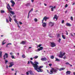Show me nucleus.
I'll use <instances>...</instances> for the list:
<instances>
[{
    "label": "nucleus",
    "instance_id": "4",
    "mask_svg": "<svg viewBox=\"0 0 75 75\" xmlns=\"http://www.w3.org/2000/svg\"><path fill=\"white\" fill-rule=\"evenodd\" d=\"M10 65L8 66L9 68H11V67H12L14 65V63L13 62H11L9 63Z\"/></svg>",
    "mask_w": 75,
    "mask_h": 75
},
{
    "label": "nucleus",
    "instance_id": "35",
    "mask_svg": "<svg viewBox=\"0 0 75 75\" xmlns=\"http://www.w3.org/2000/svg\"><path fill=\"white\" fill-rule=\"evenodd\" d=\"M70 19L71 20L73 21V17L72 16H71L70 18Z\"/></svg>",
    "mask_w": 75,
    "mask_h": 75
},
{
    "label": "nucleus",
    "instance_id": "22",
    "mask_svg": "<svg viewBox=\"0 0 75 75\" xmlns=\"http://www.w3.org/2000/svg\"><path fill=\"white\" fill-rule=\"evenodd\" d=\"M25 42L24 41H22V42L21 43V44H25Z\"/></svg>",
    "mask_w": 75,
    "mask_h": 75
},
{
    "label": "nucleus",
    "instance_id": "63",
    "mask_svg": "<svg viewBox=\"0 0 75 75\" xmlns=\"http://www.w3.org/2000/svg\"><path fill=\"white\" fill-rule=\"evenodd\" d=\"M73 74L75 75V72H73Z\"/></svg>",
    "mask_w": 75,
    "mask_h": 75
},
{
    "label": "nucleus",
    "instance_id": "58",
    "mask_svg": "<svg viewBox=\"0 0 75 75\" xmlns=\"http://www.w3.org/2000/svg\"><path fill=\"white\" fill-rule=\"evenodd\" d=\"M71 36H73V34L72 33H71Z\"/></svg>",
    "mask_w": 75,
    "mask_h": 75
},
{
    "label": "nucleus",
    "instance_id": "27",
    "mask_svg": "<svg viewBox=\"0 0 75 75\" xmlns=\"http://www.w3.org/2000/svg\"><path fill=\"white\" fill-rule=\"evenodd\" d=\"M9 21H10V22H11V17H10V16H9Z\"/></svg>",
    "mask_w": 75,
    "mask_h": 75
},
{
    "label": "nucleus",
    "instance_id": "37",
    "mask_svg": "<svg viewBox=\"0 0 75 75\" xmlns=\"http://www.w3.org/2000/svg\"><path fill=\"white\" fill-rule=\"evenodd\" d=\"M61 39H59V40H58V42H59L60 43L61 42Z\"/></svg>",
    "mask_w": 75,
    "mask_h": 75
},
{
    "label": "nucleus",
    "instance_id": "10",
    "mask_svg": "<svg viewBox=\"0 0 75 75\" xmlns=\"http://www.w3.org/2000/svg\"><path fill=\"white\" fill-rule=\"evenodd\" d=\"M49 24L50 25H51V27H52L54 26V24H55V23H52L51 22H49Z\"/></svg>",
    "mask_w": 75,
    "mask_h": 75
},
{
    "label": "nucleus",
    "instance_id": "52",
    "mask_svg": "<svg viewBox=\"0 0 75 75\" xmlns=\"http://www.w3.org/2000/svg\"><path fill=\"white\" fill-rule=\"evenodd\" d=\"M30 59L31 60H33V58H30Z\"/></svg>",
    "mask_w": 75,
    "mask_h": 75
},
{
    "label": "nucleus",
    "instance_id": "19",
    "mask_svg": "<svg viewBox=\"0 0 75 75\" xmlns=\"http://www.w3.org/2000/svg\"><path fill=\"white\" fill-rule=\"evenodd\" d=\"M4 41H5V40H3V42H2V45H4V44H6V42H4Z\"/></svg>",
    "mask_w": 75,
    "mask_h": 75
},
{
    "label": "nucleus",
    "instance_id": "20",
    "mask_svg": "<svg viewBox=\"0 0 75 75\" xmlns=\"http://www.w3.org/2000/svg\"><path fill=\"white\" fill-rule=\"evenodd\" d=\"M64 69H65L64 68H62L59 69V71H62V70H64Z\"/></svg>",
    "mask_w": 75,
    "mask_h": 75
},
{
    "label": "nucleus",
    "instance_id": "60",
    "mask_svg": "<svg viewBox=\"0 0 75 75\" xmlns=\"http://www.w3.org/2000/svg\"><path fill=\"white\" fill-rule=\"evenodd\" d=\"M18 27H19V28H20V26H19V25H18Z\"/></svg>",
    "mask_w": 75,
    "mask_h": 75
},
{
    "label": "nucleus",
    "instance_id": "15",
    "mask_svg": "<svg viewBox=\"0 0 75 75\" xmlns=\"http://www.w3.org/2000/svg\"><path fill=\"white\" fill-rule=\"evenodd\" d=\"M43 49V47H40L38 49V50L39 51H40V50H42Z\"/></svg>",
    "mask_w": 75,
    "mask_h": 75
},
{
    "label": "nucleus",
    "instance_id": "31",
    "mask_svg": "<svg viewBox=\"0 0 75 75\" xmlns=\"http://www.w3.org/2000/svg\"><path fill=\"white\" fill-rule=\"evenodd\" d=\"M5 62L6 64H7V63L8 62V61H7V60H5Z\"/></svg>",
    "mask_w": 75,
    "mask_h": 75
},
{
    "label": "nucleus",
    "instance_id": "45",
    "mask_svg": "<svg viewBox=\"0 0 75 75\" xmlns=\"http://www.w3.org/2000/svg\"><path fill=\"white\" fill-rule=\"evenodd\" d=\"M49 65L50 66V67H51V66H52V64H49Z\"/></svg>",
    "mask_w": 75,
    "mask_h": 75
},
{
    "label": "nucleus",
    "instance_id": "48",
    "mask_svg": "<svg viewBox=\"0 0 75 75\" xmlns=\"http://www.w3.org/2000/svg\"><path fill=\"white\" fill-rule=\"evenodd\" d=\"M10 54L11 55H13V54L12 53V52H11Z\"/></svg>",
    "mask_w": 75,
    "mask_h": 75
},
{
    "label": "nucleus",
    "instance_id": "29",
    "mask_svg": "<svg viewBox=\"0 0 75 75\" xmlns=\"http://www.w3.org/2000/svg\"><path fill=\"white\" fill-rule=\"evenodd\" d=\"M11 57L12 59H15V57H14V55L11 56Z\"/></svg>",
    "mask_w": 75,
    "mask_h": 75
},
{
    "label": "nucleus",
    "instance_id": "28",
    "mask_svg": "<svg viewBox=\"0 0 75 75\" xmlns=\"http://www.w3.org/2000/svg\"><path fill=\"white\" fill-rule=\"evenodd\" d=\"M50 58L51 59H54V56L53 55L51 56L50 57Z\"/></svg>",
    "mask_w": 75,
    "mask_h": 75
},
{
    "label": "nucleus",
    "instance_id": "51",
    "mask_svg": "<svg viewBox=\"0 0 75 75\" xmlns=\"http://www.w3.org/2000/svg\"><path fill=\"white\" fill-rule=\"evenodd\" d=\"M34 1V0H31V1H32V3H33Z\"/></svg>",
    "mask_w": 75,
    "mask_h": 75
},
{
    "label": "nucleus",
    "instance_id": "9",
    "mask_svg": "<svg viewBox=\"0 0 75 75\" xmlns=\"http://www.w3.org/2000/svg\"><path fill=\"white\" fill-rule=\"evenodd\" d=\"M51 46L52 47H55V44L54 42H50Z\"/></svg>",
    "mask_w": 75,
    "mask_h": 75
},
{
    "label": "nucleus",
    "instance_id": "3",
    "mask_svg": "<svg viewBox=\"0 0 75 75\" xmlns=\"http://www.w3.org/2000/svg\"><path fill=\"white\" fill-rule=\"evenodd\" d=\"M57 69H54V68H52V69H51L50 72L51 73H50L48 70H47V72H48V73H50V74H53V72H55V73H57Z\"/></svg>",
    "mask_w": 75,
    "mask_h": 75
},
{
    "label": "nucleus",
    "instance_id": "56",
    "mask_svg": "<svg viewBox=\"0 0 75 75\" xmlns=\"http://www.w3.org/2000/svg\"><path fill=\"white\" fill-rule=\"evenodd\" d=\"M11 45V43H8V45Z\"/></svg>",
    "mask_w": 75,
    "mask_h": 75
},
{
    "label": "nucleus",
    "instance_id": "17",
    "mask_svg": "<svg viewBox=\"0 0 75 75\" xmlns=\"http://www.w3.org/2000/svg\"><path fill=\"white\" fill-rule=\"evenodd\" d=\"M66 74H68L69 75L70 74H71V71H67L66 72Z\"/></svg>",
    "mask_w": 75,
    "mask_h": 75
},
{
    "label": "nucleus",
    "instance_id": "2",
    "mask_svg": "<svg viewBox=\"0 0 75 75\" xmlns=\"http://www.w3.org/2000/svg\"><path fill=\"white\" fill-rule=\"evenodd\" d=\"M6 7L9 12H10V13L12 14V15H14V14H15V13H14V11H11L12 10H13V9H12V8L10 7V6L9 4H8L7 5Z\"/></svg>",
    "mask_w": 75,
    "mask_h": 75
},
{
    "label": "nucleus",
    "instance_id": "39",
    "mask_svg": "<svg viewBox=\"0 0 75 75\" xmlns=\"http://www.w3.org/2000/svg\"><path fill=\"white\" fill-rule=\"evenodd\" d=\"M6 23H9V21H8L7 19H6Z\"/></svg>",
    "mask_w": 75,
    "mask_h": 75
},
{
    "label": "nucleus",
    "instance_id": "33",
    "mask_svg": "<svg viewBox=\"0 0 75 75\" xmlns=\"http://www.w3.org/2000/svg\"><path fill=\"white\" fill-rule=\"evenodd\" d=\"M62 37L63 39H64V40L65 39V36H64V35H62Z\"/></svg>",
    "mask_w": 75,
    "mask_h": 75
},
{
    "label": "nucleus",
    "instance_id": "40",
    "mask_svg": "<svg viewBox=\"0 0 75 75\" xmlns=\"http://www.w3.org/2000/svg\"><path fill=\"white\" fill-rule=\"evenodd\" d=\"M42 45V44H39L38 47H41V46Z\"/></svg>",
    "mask_w": 75,
    "mask_h": 75
},
{
    "label": "nucleus",
    "instance_id": "14",
    "mask_svg": "<svg viewBox=\"0 0 75 75\" xmlns=\"http://www.w3.org/2000/svg\"><path fill=\"white\" fill-rule=\"evenodd\" d=\"M41 60L42 61H47V58H46V57L41 58Z\"/></svg>",
    "mask_w": 75,
    "mask_h": 75
},
{
    "label": "nucleus",
    "instance_id": "59",
    "mask_svg": "<svg viewBox=\"0 0 75 75\" xmlns=\"http://www.w3.org/2000/svg\"><path fill=\"white\" fill-rule=\"evenodd\" d=\"M44 4L45 6H47V4Z\"/></svg>",
    "mask_w": 75,
    "mask_h": 75
},
{
    "label": "nucleus",
    "instance_id": "38",
    "mask_svg": "<svg viewBox=\"0 0 75 75\" xmlns=\"http://www.w3.org/2000/svg\"><path fill=\"white\" fill-rule=\"evenodd\" d=\"M14 21H15L16 23H17V21L16 20V19H14Z\"/></svg>",
    "mask_w": 75,
    "mask_h": 75
},
{
    "label": "nucleus",
    "instance_id": "61",
    "mask_svg": "<svg viewBox=\"0 0 75 75\" xmlns=\"http://www.w3.org/2000/svg\"><path fill=\"white\" fill-rule=\"evenodd\" d=\"M8 44H7L6 46V47H8Z\"/></svg>",
    "mask_w": 75,
    "mask_h": 75
},
{
    "label": "nucleus",
    "instance_id": "64",
    "mask_svg": "<svg viewBox=\"0 0 75 75\" xmlns=\"http://www.w3.org/2000/svg\"><path fill=\"white\" fill-rule=\"evenodd\" d=\"M74 4H75V3H74H74H73V4H72V5H74Z\"/></svg>",
    "mask_w": 75,
    "mask_h": 75
},
{
    "label": "nucleus",
    "instance_id": "44",
    "mask_svg": "<svg viewBox=\"0 0 75 75\" xmlns=\"http://www.w3.org/2000/svg\"><path fill=\"white\" fill-rule=\"evenodd\" d=\"M19 24H20L21 25L23 24V23H22V22H19Z\"/></svg>",
    "mask_w": 75,
    "mask_h": 75
},
{
    "label": "nucleus",
    "instance_id": "49",
    "mask_svg": "<svg viewBox=\"0 0 75 75\" xmlns=\"http://www.w3.org/2000/svg\"><path fill=\"white\" fill-rule=\"evenodd\" d=\"M65 64H66V65H69V64L68 62H66L65 63Z\"/></svg>",
    "mask_w": 75,
    "mask_h": 75
},
{
    "label": "nucleus",
    "instance_id": "50",
    "mask_svg": "<svg viewBox=\"0 0 75 75\" xmlns=\"http://www.w3.org/2000/svg\"><path fill=\"white\" fill-rule=\"evenodd\" d=\"M29 15H30V13H28V18H29Z\"/></svg>",
    "mask_w": 75,
    "mask_h": 75
},
{
    "label": "nucleus",
    "instance_id": "25",
    "mask_svg": "<svg viewBox=\"0 0 75 75\" xmlns=\"http://www.w3.org/2000/svg\"><path fill=\"white\" fill-rule=\"evenodd\" d=\"M38 58V56H37L34 57H33V58L34 59H37V58Z\"/></svg>",
    "mask_w": 75,
    "mask_h": 75
},
{
    "label": "nucleus",
    "instance_id": "53",
    "mask_svg": "<svg viewBox=\"0 0 75 75\" xmlns=\"http://www.w3.org/2000/svg\"><path fill=\"white\" fill-rule=\"evenodd\" d=\"M13 17H14V18H16V16H13Z\"/></svg>",
    "mask_w": 75,
    "mask_h": 75
},
{
    "label": "nucleus",
    "instance_id": "62",
    "mask_svg": "<svg viewBox=\"0 0 75 75\" xmlns=\"http://www.w3.org/2000/svg\"><path fill=\"white\" fill-rule=\"evenodd\" d=\"M69 65H70V66H71V67H72V65L71 64H69Z\"/></svg>",
    "mask_w": 75,
    "mask_h": 75
},
{
    "label": "nucleus",
    "instance_id": "43",
    "mask_svg": "<svg viewBox=\"0 0 75 75\" xmlns=\"http://www.w3.org/2000/svg\"><path fill=\"white\" fill-rule=\"evenodd\" d=\"M62 24H64V20H63L62 21Z\"/></svg>",
    "mask_w": 75,
    "mask_h": 75
},
{
    "label": "nucleus",
    "instance_id": "13",
    "mask_svg": "<svg viewBox=\"0 0 75 75\" xmlns=\"http://www.w3.org/2000/svg\"><path fill=\"white\" fill-rule=\"evenodd\" d=\"M53 19L54 20V19H56V21L57 20V19H58V17H57V15H55L54 16V17Z\"/></svg>",
    "mask_w": 75,
    "mask_h": 75
},
{
    "label": "nucleus",
    "instance_id": "47",
    "mask_svg": "<svg viewBox=\"0 0 75 75\" xmlns=\"http://www.w3.org/2000/svg\"><path fill=\"white\" fill-rule=\"evenodd\" d=\"M66 32L67 35H68V32L67 31H66Z\"/></svg>",
    "mask_w": 75,
    "mask_h": 75
},
{
    "label": "nucleus",
    "instance_id": "23",
    "mask_svg": "<svg viewBox=\"0 0 75 75\" xmlns=\"http://www.w3.org/2000/svg\"><path fill=\"white\" fill-rule=\"evenodd\" d=\"M22 57L23 58H25L26 57V56H25V54H23V55H22Z\"/></svg>",
    "mask_w": 75,
    "mask_h": 75
},
{
    "label": "nucleus",
    "instance_id": "55",
    "mask_svg": "<svg viewBox=\"0 0 75 75\" xmlns=\"http://www.w3.org/2000/svg\"><path fill=\"white\" fill-rule=\"evenodd\" d=\"M59 34H58L57 35V37H59Z\"/></svg>",
    "mask_w": 75,
    "mask_h": 75
},
{
    "label": "nucleus",
    "instance_id": "1",
    "mask_svg": "<svg viewBox=\"0 0 75 75\" xmlns=\"http://www.w3.org/2000/svg\"><path fill=\"white\" fill-rule=\"evenodd\" d=\"M30 62L31 64L32 65L33 67H34L35 70H36L38 72H43V70L40 68L38 67V65L39 64V63L38 62L35 61L34 62V63H33V62L31 61H30Z\"/></svg>",
    "mask_w": 75,
    "mask_h": 75
},
{
    "label": "nucleus",
    "instance_id": "21",
    "mask_svg": "<svg viewBox=\"0 0 75 75\" xmlns=\"http://www.w3.org/2000/svg\"><path fill=\"white\" fill-rule=\"evenodd\" d=\"M2 56V52L1 51L0 52V57L1 58Z\"/></svg>",
    "mask_w": 75,
    "mask_h": 75
},
{
    "label": "nucleus",
    "instance_id": "32",
    "mask_svg": "<svg viewBox=\"0 0 75 75\" xmlns=\"http://www.w3.org/2000/svg\"><path fill=\"white\" fill-rule=\"evenodd\" d=\"M32 11H33V8H32L29 11L28 13L30 14V12Z\"/></svg>",
    "mask_w": 75,
    "mask_h": 75
},
{
    "label": "nucleus",
    "instance_id": "24",
    "mask_svg": "<svg viewBox=\"0 0 75 75\" xmlns=\"http://www.w3.org/2000/svg\"><path fill=\"white\" fill-rule=\"evenodd\" d=\"M29 73L30 75H32L33 74V71H29Z\"/></svg>",
    "mask_w": 75,
    "mask_h": 75
},
{
    "label": "nucleus",
    "instance_id": "5",
    "mask_svg": "<svg viewBox=\"0 0 75 75\" xmlns=\"http://www.w3.org/2000/svg\"><path fill=\"white\" fill-rule=\"evenodd\" d=\"M60 55H59V57H60V58H62L63 56H64V55H65V53H62V52H60Z\"/></svg>",
    "mask_w": 75,
    "mask_h": 75
},
{
    "label": "nucleus",
    "instance_id": "18",
    "mask_svg": "<svg viewBox=\"0 0 75 75\" xmlns=\"http://www.w3.org/2000/svg\"><path fill=\"white\" fill-rule=\"evenodd\" d=\"M30 4H30V3H27L25 5L27 7H28V6H30Z\"/></svg>",
    "mask_w": 75,
    "mask_h": 75
},
{
    "label": "nucleus",
    "instance_id": "8",
    "mask_svg": "<svg viewBox=\"0 0 75 75\" xmlns=\"http://www.w3.org/2000/svg\"><path fill=\"white\" fill-rule=\"evenodd\" d=\"M8 54L6 53H5V55L4 56V59L5 60L6 59V58H8Z\"/></svg>",
    "mask_w": 75,
    "mask_h": 75
},
{
    "label": "nucleus",
    "instance_id": "16",
    "mask_svg": "<svg viewBox=\"0 0 75 75\" xmlns=\"http://www.w3.org/2000/svg\"><path fill=\"white\" fill-rule=\"evenodd\" d=\"M66 25H67V26L68 27H71V24H69V23H66Z\"/></svg>",
    "mask_w": 75,
    "mask_h": 75
},
{
    "label": "nucleus",
    "instance_id": "54",
    "mask_svg": "<svg viewBox=\"0 0 75 75\" xmlns=\"http://www.w3.org/2000/svg\"><path fill=\"white\" fill-rule=\"evenodd\" d=\"M30 63V61H28V64H29Z\"/></svg>",
    "mask_w": 75,
    "mask_h": 75
},
{
    "label": "nucleus",
    "instance_id": "7",
    "mask_svg": "<svg viewBox=\"0 0 75 75\" xmlns=\"http://www.w3.org/2000/svg\"><path fill=\"white\" fill-rule=\"evenodd\" d=\"M49 7L50 8H51V7H52L51 8V11H54V9L56 8V6H54L53 7V6H49Z\"/></svg>",
    "mask_w": 75,
    "mask_h": 75
},
{
    "label": "nucleus",
    "instance_id": "26",
    "mask_svg": "<svg viewBox=\"0 0 75 75\" xmlns=\"http://www.w3.org/2000/svg\"><path fill=\"white\" fill-rule=\"evenodd\" d=\"M56 60L55 61H60V60L59 59H57V58H56Z\"/></svg>",
    "mask_w": 75,
    "mask_h": 75
},
{
    "label": "nucleus",
    "instance_id": "12",
    "mask_svg": "<svg viewBox=\"0 0 75 75\" xmlns=\"http://www.w3.org/2000/svg\"><path fill=\"white\" fill-rule=\"evenodd\" d=\"M10 2H11V3H12V4L11 5V6L12 7H14V5L15 4V2H14V1H10Z\"/></svg>",
    "mask_w": 75,
    "mask_h": 75
},
{
    "label": "nucleus",
    "instance_id": "30",
    "mask_svg": "<svg viewBox=\"0 0 75 75\" xmlns=\"http://www.w3.org/2000/svg\"><path fill=\"white\" fill-rule=\"evenodd\" d=\"M1 13H4L5 11L3 10H1Z\"/></svg>",
    "mask_w": 75,
    "mask_h": 75
},
{
    "label": "nucleus",
    "instance_id": "41",
    "mask_svg": "<svg viewBox=\"0 0 75 75\" xmlns=\"http://www.w3.org/2000/svg\"><path fill=\"white\" fill-rule=\"evenodd\" d=\"M63 59H67V57L65 56H64V57H63Z\"/></svg>",
    "mask_w": 75,
    "mask_h": 75
},
{
    "label": "nucleus",
    "instance_id": "46",
    "mask_svg": "<svg viewBox=\"0 0 75 75\" xmlns=\"http://www.w3.org/2000/svg\"><path fill=\"white\" fill-rule=\"evenodd\" d=\"M65 7V8L67 7H68V5L67 4H66Z\"/></svg>",
    "mask_w": 75,
    "mask_h": 75
},
{
    "label": "nucleus",
    "instance_id": "34",
    "mask_svg": "<svg viewBox=\"0 0 75 75\" xmlns=\"http://www.w3.org/2000/svg\"><path fill=\"white\" fill-rule=\"evenodd\" d=\"M35 22H37L38 21V20H37V19L35 18Z\"/></svg>",
    "mask_w": 75,
    "mask_h": 75
},
{
    "label": "nucleus",
    "instance_id": "11",
    "mask_svg": "<svg viewBox=\"0 0 75 75\" xmlns=\"http://www.w3.org/2000/svg\"><path fill=\"white\" fill-rule=\"evenodd\" d=\"M42 26L43 27H45L47 26V23H46L44 22V21H43V23H42Z\"/></svg>",
    "mask_w": 75,
    "mask_h": 75
},
{
    "label": "nucleus",
    "instance_id": "57",
    "mask_svg": "<svg viewBox=\"0 0 75 75\" xmlns=\"http://www.w3.org/2000/svg\"><path fill=\"white\" fill-rule=\"evenodd\" d=\"M11 70H12V71H14V69H11Z\"/></svg>",
    "mask_w": 75,
    "mask_h": 75
},
{
    "label": "nucleus",
    "instance_id": "6",
    "mask_svg": "<svg viewBox=\"0 0 75 75\" xmlns=\"http://www.w3.org/2000/svg\"><path fill=\"white\" fill-rule=\"evenodd\" d=\"M48 19H49V18L47 17V16H45L42 21V23H43V21H44V20H45V21H47V20H48Z\"/></svg>",
    "mask_w": 75,
    "mask_h": 75
},
{
    "label": "nucleus",
    "instance_id": "36",
    "mask_svg": "<svg viewBox=\"0 0 75 75\" xmlns=\"http://www.w3.org/2000/svg\"><path fill=\"white\" fill-rule=\"evenodd\" d=\"M38 67L40 69H41V68H43V66H40L39 67V66H38Z\"/></svg>",
    "mask_w": 75,
    "mask_h": 75
},
{
    "label": "nucleus",
    "instance_id": "42",
    "mask_svg": "<svg viewBox=\"0 0 75 75\" xmlns=\"http://www.w3.org/2000/svg\"><path fill=\"white\" fill-rule=\"evenodd\" d=\"M26 74L27 75H29V73L28 72H26Z\"/></svg>",
    "mask_w": 75,
    "mask_h": 75
}]
</instances>
